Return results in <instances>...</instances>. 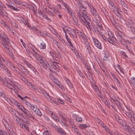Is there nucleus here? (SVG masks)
<instances>
[{
	"mask_svg": "<svg viewBox=\"0 0 135 135\" xmlns=\"http://www.w3.org/2000/svg\"><path fill=\"white\" fill-rule=\"evenodd\" d=\"M52 11L56 15H57L60 12L59 10H56L54 9H52Z\"/></svg>",
	"mask_w": 135,
	"mask_h": 135,
	"instance_id": "obj_46",
	"label": "nucleus"
},
{
	"mask_svg": "<svg viewBox=\"0 0 135 135\" xmlns=\"http://www.w3.org/2000/svg\"><path fill=\"white\" fill-rule=\"evenodd\" d=\"M21 111L23 112L27 116L30 113V112L28 110L26 109L23 106H21L20 109Z\"/></svg>",
	"mask_w": 135,
	"mask_h": 135,
	"instance_id": "obj_18",
	"label": "nucleus"
},
{
	"mask_svg": "<svg viewBox=\"0 0 135 135\" xmlns=\"http://www.w3.org/2000/svg\"><path fill=\"white\" fill-rule=\"evenodd\" d=\"M88 126L85 124H81L80 125L79 127L81 129H83L84 128H86Z\"/></svg>",
	"mask_w": 135,
	"mask_h": 135,
	"instance_id": "obj_48",
	"label": "nucleus"
},
{
	"mask_svg": "<svg viewBox=\"0 0 135 135\" xmlns=\"http://www.w3.org/2000/svg\"><path fill=\"white\" fill-rule=\"evenodd\" d=\"M113 11L118 17L120 19H122L121 14L118 11H117L116 10H115V9L113 10Z\"/></svg>",
	"mask_w": 135,
	"mask_h": 135,
	"instance_id": "obj_29",
	"label": "nucleus"
},
{
	"mask_svg": "<svg viewBox=\"0 0 135 135\" xmlns=\"http://www.w3.org/2000/svg\"><path fill=\"white\" fill-rule=\"evenodd\" d=\"M126 25L132 31L133 33L135 32V29L133 26H134L132 25V24L131 25L129 22H127Z\"/></svg>",
	"mask_w": 135,
	"mask_h": 135,
	"instance_id": "obj_19",
	"label": "nucleus"
},
{
	"mask_svg": "<svg viewBox=\"0 0 135 135\" xmlns=\"http://www.w3.org/2000/svg\"><path fill=\"white\" fill-rule=\"evenodd\" d=\"M82 120L81 118L80 117H77L76 119V121L77 122H80Z\"/></svg>",
	"mask_w": 135,
	"mask_h": 135,
	"instance_id": "obj_60",
	"label": "nucleus"
},
{
	"mask_svg": "<svg viewBox=\"0 0 135 135\" xmlns=\"http://www.w3.org/2000/svg\"><path fill=\"white\" fill-rule=\"evenodd\" d=\"M38 46L41 49H44L46 48V45L44 42H42L39 44Z\"/></svg>",
	"mask_w": 135,
	"mask_h": 135,
	"instance_id": "obj_26",
	"label": "nucleus"
},
{
	"mask_svg": "<svg viewBox=\"0 0 135 135\" xmlns=\"http://www.w3.org/2000/svg\"><path fill=\"white\" fill-rule=\"evenodd\" d=\"M34 106L35 107V108H32L31 110L34 112L35 113L37 116L40 117H41L42 115V114L40 109L35 105H34Z\"/></svg>",
	"mask_w": 135,
	"mask_h": 135,
	"instance_id": "obj_10",
	"label": "nucleus"
},
{
	"mask_svg": "<svg viewBox=\"0 0 135 135\" xmlns=\"http://www.w3.org/2000/svg\"><path fill=\"white\" fill-rule=\"evenodd\" d=\"M111 20L113 24L114 25H116V24H117V23L116 22V21L113 18H112V19Z\"/></svg>",
	"mask_w": 135,
	"mask_h": 135,
	"instance_id": "obj_64",
	"label": "nucleus"
},
{
	"mask_svg": "<svg viewBox=\"0 0 135 135\" xmlns=\"http://www.w3.org/2000/svg\"><path fill=\"white\" fill-rule=\"evenodd\" d=\"M86 9V7H84L83 8H82L81 9H78V10H79V11H81V12H86L85 9Z\"/></svg>",
	"mask_w": 135,
	"mask_h": 135,
	"instance_id": "obj_63",
	"label": "nucleus"
},
{
	"mask_svg": "<svg viewBox=\"0 0 135 135\" xmlns=\"http://www.w3.org/2000/svg\"><path fill=\"white\" fill-rule=\"evenodd\" d=\"M5 72H7L10 75H11V73L10 71L8 69V68L7 67L4 70Z\"/></svg>",
	"mask_w": 135,
	"mask_h": 135,
	"instance_id": "obj_55",
	"label": "nucleus"
},
{
	"mask_svg": "<svg viewBox=\"0 0 135 135\" xmlns=\"http://www.w3.org/2000/svg\"><path fill=\"white\" fill-rule=\"evenodd\" d=\"M50 54L53 57L54 59L55 60H57V59H58V57L53 52H50Z\"/></svg>",
	"mask_w": 135,
	"mask_h": 135,
	"instance_id": "obj_37",
	"label": "nucleus"
},
{
	"mask_svg": "<svg viewBox=\"0 0 135 135\" xmlns=\"http://www.w3.org/2000/svg\"><path fill=\"white\" fill-rule=\"evenodd\" d=\"M50 114L52 118L54 120H55L56 122H58L59 121V118L57 115L55 113L51 112H50Z\"/></svg>",
	"mask_w": 135,
	"mask_h": 135,
	"instance_id": "obj_20",
	"label": "nucleus"
},
{
	"mask_svg": "<svg viewBox=\"0 0 135 135\" xmlns=\"http://www.w3.org/2000/svg\"><path fill=\"white\" fill-rule=\"evenodd\" d=\"M0 68L3 71L7 68L5 64L2 62V61L0 62Z\"/></svg>",
	"mask_w": 135,
	"mask_h": 135,
	"instance_id": "obj_31",
	"label": "nucleus"
},
{
	"mask_svg": "<svg viewBox=\"0 0 135 135\" xmlns=\"http://www.w3.org/2000/svg\"><path fill=\"white\" fill-rule=\"evenodd\" d=\"M52 80V81L55 83L57 86H58L59 88H60L63 90H64L65 88L64 87L61 85H60V83L57 79H56L54 78H53Z\"/></svg>",
	"mask_w": 135,
	"mask_h": 135,
	"instance_id": "obj_15",
	"label": "nucleus"
},
{
	"mask_svg": "<svg viewBox=\"0 0 135 135\" xmlns=\"http://www.w3.org/2000/svg\"><path fill=\"white\" fill-rule=\"evenodd\" d=\"M92 38L95 45L99 49L102 50V46L101 43L99 41V40L97 38L93 37H92Z\"/></svg>",
	"mask_w": 135,
	"mask_h": 135,
	"instance_id": "obj_12",
	"label": "nucleus"
},
{
	"mask_svg": "<svg viewBox=\"0 0 135 135\" xmlns=\"http://www.w3.org/2000/svg\"><path fill=\"white\" fill-rule=\"evenodd\" d=\"M90 10L91 13L93 15V21L96 23H98L100 21L99 15L96 10L92 5L88 2H86Z\"/></svg>",
	"mask_w": 135,
	"mask_h": 135,
	"instance_id": "obj_1",
	"label": "nucleus"
},
{
	"mask_svg": "<svg viewBox=\"0 0 135 135\" xmlns=\"http://www.w3.org/2000/svg\"><path fill=\"white\" fill-rule=\"evenodd\" d=\"M82 23L89 29L91 30L94 27L93 24L91 22L90 19H86L85 21L82 22Z\"/></svg>",
	"mask_w": 135,
	"mask_h": 135,
	"instance_id": "obj_6",
	"label": "nucleus"
},
{
	"mask_svg": "<svg viewBox=\"0 0 135 135\" xmlns=\"http://www.w3.org/2000/svg\"><path fill=\"white\" fill-rule=\"evenodd\" d=\"M22 102L23 104H25L27 106L29 107L31 109H32V108H35V107L34 106L35 105L32 104L30 102H28L27 99H23Z\"/></svg>",
	"mask_w": 135,
	"mask_h": 135,
	"instance_id": "obj_13",
	"label": "nucleus"
},
{
	"mask_svg": "<svg viewBox=\"0 0 135 135\" xmlns=\"http://www.w3.org/2000/svg\"><path fill=\"white\" fill-rule=\"evenodd\" d=\"M23 62L25 64L27 65L28 67L31 64L28 61L26 60H23Z\"/></svg>",
	"mask_w": 135,
	"mask_h": 135,
	"instance_id": "obj_49",
	"label": "nucleus"
},
{
	"mask_svg": "<svg viewBox=\"0 0 135 135\" xmlns=\"http://www.w3.org/2000/svg\"><path fill=\"white\" fill-rule=\"evenodd\" d=\"M107 40L110 43L112 44L113 45H114V44H115V43L114 42V41H113V40H112L111 39L108 38H107Z\"/></svg>",
	"mask_w": 135,
	"mask_h": 135,
	"instance_id": "obj_53",
	"label": "nucleus"
},
{
	"mask_svg": "<svg viewBox=\"0 0 135 135\" xmlns=\"http://www.w3.org/2000/svg\"><path fill=\"white\" fill-rule=\"evenodd\" d=\"M4 8H5V7L0 1V15L2 17H4L6 14V12L3 9Z\"/></svg>",
	"mask_w": 135,
	"mask_h": 135,
	"instance_id": "obj_9",
	"label": "nucleus"
},
{
	"mask_svg": "<svg viewBox=\"0 0 135 135\" xmlns=\"http://www.w3.org/2000/svg\"><path fill=\"white\" fill-rule=\"evenodd\" d=\"M41 64L42 65L43 67L46 69L50 66L49 64L47 62H46V61H45V60L43 64Z\"/></svg>",
	"mask_w": 135,
	"mask_h": 135,
	"instance_id": "obj_28",
	"label": "nucleus"
},
{
	"mask_svg": "<svg viewBox=\"0 0 135 135\" xmlns=\"http://www.w3.org/2000/svg\"><path fill=\"white\" fill-rule=\"evenodd\" d=\"M130 82L133 86H135V78L132 77L131 79Z\"/></svg>",
	"mask_w": 135,
	"mask_h": 135,
	"instance_id": "obj_35",
	"label": "nucleus"
},
{
	"mask_svg": "<svg viewBox=\"0 0 135 135\" xmlns=\"http://www.w3.org/2000/svg\"><path fill=\"white\" fill-rule=\"evenodd\" d=\"M13 71L16 72H17V68L14 65L13 63L11 62V61L7 65Z\"/></svg>",
	"mask_w": 135,
	"mask_h": 135,
	"instance_id": "obj_17",
	"label": "nucleus"
},
{
	"mask_svg": "<svg viewBox=\"0 0 135 135\" xmlns=\"http://www.w3.org/2000/svg\"><path fill=\"white\" fill-rule=\"evenodd\" d=\"M120 53L122 56H123L124 58L128 57V56L126 54V52H125L121 51H120Z\"/></svg>",
	"mask_w": 135,
	"mask_h": 135,
	"instance_id": "obj_41",
	"label": "nucleus"
},
{
	"mask_svg": "<svg viewBox=\"0 0 135 135\" xmlns=\"http://www.w3.org/2000/svg\"><path fill=\"white\" fill-rule=\"evenodd\" d=\"M77 15L81 22L85 21L86 19H89L88 14L86 12H81L77 10L76 11Z\"/></svg>",
	"mask_w": 135,
	"mask_h": 135,
	"instance_id": "obj_4",
	"label": "nucleus"
},
{
	"mask_svg": "<svg viewBox=\"0 0 135 135\" xmlns=\"http://www.w3.org/2000/svg\"><path fill=\"white\" fill-rule=\"evenodd\" d=\"M54 35H55L59 39V38H62L61 37L60 35L57 32H55L54 33Z\"/></svg>",
	"mask_w": 135,
	"mask_h": 135,
	"instance_id": "obj_56",
	"label": "nucleus"
},
{
	"mask_svg": "<svg viewBox=\"0 0 135 135\" xmlns=\"http://www.w3.org/2000/svg\"><path fill=\"white\" fill-rule=\"evenodd\" d=\"M57 132L61 135H66V133L65 131L62 128H58L57 129Z\"/></svg>",
	"mask_w": 135,
	"mask_h": 135,
	"instance_id": "obj_22",
	"label": "nucleus"
},
{
	"mask_svg": "<svg viewBox=\"0 0 135 135\" xmlns=\"http://www.w3.org/2000/svg\"><path fill=\"white\" fill-rule=\"evenodd\" d=\"M11 7H12L11 9V10L12 9L15 11H17L20 10L19 9H18L17 8H16L13 6H12Z\"/></svg>",
	"mask_w": 135,
	"mask_h": 135,
	"instance_id": "obj_58",
	"label": "nucleus"
},
{
	"mask_svg": "<svg viewBox=\"0 0 135 135\" xmlns=\"http://www.w3.org/2000/svg\"><path fill=\"white\" fill-rule=\"evenodd\" d=\"M28 68H30L33 72H35L36 71L35 68L31 64L28 67Z\"/></svg>",
	"mask_w": 135,
	"mask_h": 135,
	"instance_id": "obj_52",
	"label": "nucleus"
},
{
	"mask_svg": "<svg viewBox=\"0 0 135 135\" xmlns=\"http://www.w3.org/2000/svg\"><path fill=\"white\" fill-rule=\"evenodd\" d=\"M43 135H51L50 133L47 130L44 131L43 133Z\"/></svg>",
	"mask_w": 135,
	"mask_h": 135,
	"instance_id": "obj_50",
	"label": "nucleus"
},
{
	"mask_svg": "<svg viewBox=\"0 0 135 135\" xmlns=\"http://www.w3.org/2000/svg\"><path fill=\"white\" fill-rule=\"evenodd\" d=\"M0 81L9 89H12V88L11 87L13 81V80L12 79H9L5 77L4 80L0 76Z\"/></svg>",
	"mask_w": 135,
	"mask_h": 135,
	"instance_id": "obj_3",
	"label": "nucleus"
},
{
	"mask_svg": "<svg viewBox=\"0 0 135 135\" xmlns=\"http://www.w3.org/2000/svg\"><path fill=\"white\" fill-rule=\"evenodd\" d=\"M81 37L83 39L84 43L85 42L86 43V42H87V38L86 37V36L84 34Z\"/></svg>",
	"mask_w": 135,
	"mask_h": 135,
	"instance_id": "obj_43",
	"label": "nucleus"
},
{
	"mask_svg": "<svg viewBox=\"0 0 135 135\" xmlns=\"http://www.w3.org/2000/svg\"><path fill=\"white\" fill-rule=\"evenodd\" d=\"M4 126L8 133V135H16L14 131L11 128L7 122H6V124L4 125Z\"/></svg>",
	"mask_w": 135,
	"mask_h": 135,
	"instance_id": "obj_7",
	"label": "nucleus"
},
{
	"mask_svg": "<svg viewBox=\"0 0 135 135\" xmlns=\"http://www.w3.org/2000/svg\"><path fill=\"white\" fill-rule=\"evenodd\" d=\"M29 50V51L28 50V51L27 52L28 54H30L31 53H32L33 54V53H37L36 51H37V50L36 49L35 47V49L32 48L31 49H30Z\"/></svg>",
	"mask_w": 135,
	"mask_h": 135,
	"instance_id": "obj_25",
	"label": "nucleus"
},
{
	"mask_svg": "<svg viewBox=\"0 0 135 135\" xmlns=\"http://www.w3.org/2000/svg\"><path fill=\"white\" fill-rule=\"evenodd\" d=\"M121 43L124 46L126 45V41H125L124 40L122 39L120 41Z\"/></svg>",
	"mask_w": 135,
	"mask_h": 135,
	"instance_id": "obj_57",
	"label": "nucleus"
},
{
	"mask_svg": "<svg viewBox=\"0 0 135 135\" xmlns=\"http://www.w3.org/2000/svg\"><path fill=\"white\" fill-rule=\"evenodd\" d=\"M123 128L131 134L133 133L135 134V128L133 127H131L125 123L122 124Z\"/></svg>",
	"mask_w": 135,
	"mask_h": 135,
	"instance_id": "obj_5",
	"label": "nucleus"
},
{
	"mask_svg": "<svg viewBox=\"0 0 135 135\" xmlns=\"http://www.w3.org/2000/svg\"><path fill=\"white\" fill-rule=\"evenodd\" d=\"M10 102L11 103V105L14 104L16 106H17L18 109L20 110L21 106H22L17 101H15L14 99H12V100H10Z\"/></svg>",
	"mask_w": 135,
	"mask_h": 135,
	"instance_id": "obj_16",
	"label": "nucleus"
},
{
	"mask_svg": "<svg viewBox=\"0 0 135 135\" xmlns=\"http://www.w3.org/2000/svg\"><path fill=\"white\" fill-rule=\"evenodd\" d=\"M115 103L116 105L118 107H121V103L120 102L118 101V100H117L115 102Z\"/></svg>",
	"mask_w": 135,
	"mask_h": 135,
	"instance_id": "obj_45",
	"label": "nucleus"
},
{
	"mask_svg": "<svg viewBox=\"0 0 135 135\" xmlns=\"http://www.w3.org/2000/svg\"><path fill=\"white\" fill-rule=\"evenodd\" d=\"M16 123L21 128H23V124L22 123V122L19 119L16 120Z\"/></svg>",
	"mask_w": 135,
	"mask_h": 135,
	"instance_id": "obj_30",
	"label": "nucleus"
},
{
	"mask_svg": "<svg viewBox=\"0 0 135 135\" xmlns=\"http://www.w3.org/2000/svg\"><path fill=\"white\" fill-rule=\"evenodd\" d=\"M52 64L51 65L53 66V69L59 72L60 67L59 65V64L55 61H52Z\"/></svg>",
	"mask_w": 135,
	"mask_h": 135,
	"instance_id": "obj_14",
	"label": "nucleus"
},
{
	"mask_svg": "<svg viewBox=\"0 0 135 135\" xmlns=\"http://www.w3.org/2000/svg\"><path fill=\"white\" fill-rule=\"evenodd\" d=\"M66 83L70 88L73 87V86L72 84L71 83L70 81L68 79H67L66 80Z\"/></svg>",
	"mask_w": 135,
	"mask_h": 135,
	"instance_id": "obj_47",
	"label": "nucleus"
},
{
	"mask_svg": "<svg viewBox=\"0 0 135 135\" xmlns=\"http://www.w3.org/2000/svg\"><path fill=\"white\" fill-rule=\"evenodd\" d=\"M93 88L94 90L97 93V94L98 96H100L101 95V92L99 90V89L96 85H94Z\"/></svg>",
	"mask_w": 135,
	"mask_h": 135,
	"instance_id": "obj_21",
	"label": "nucleus"
},
{
	"mask_svg": "<svg viewBox=\"0 0 135 135\" xmlns=\"http://www.w3.org/2000/svg\"><path fill=\"white\" fill-rule=\"evenodd\" d=\"M49 100L51 103L55 104L58 105L59 104L58 102L55 101L54 99L53 98H51L50 97L49 99H48Z\"/></svg>",
	"mask_w": 135,
	"mask_h": 135,
	"instance_id": "obj_34",
	"label": "nucleus"
},
{
	"mask_svg": "<svg viewBox=\"0 0 135 135\" xmlns=\"http://www.w3.org/2000/svg\"><path fill=\"white\" fill-rule=\"evenodd\" d=\"M76 29L71 30V32L70 35L72 36L73 37L77 38V36L76 34Z\"/></svg>",
	"mask_w": 135,
	"mask_h": 135,
	"instance_id": "obj_24",
	"label": "nucleus"
},
{
	"mask_svg": "<svg viewBox=\"0 0 135 135\" xmlns=\"http://www.w3.org/2000/svg\"><path fill=\"white\" fill-rule=\"evenodd\" d=\"M2 61H3V62H5V63L7 65L9 63V62H10V61L9 60H4L3 59Z\"/></svg>",
	"mask_w": 135,
	"mask_h": 135,
	"instance_id": "obj_54",
	"label": "nucleus"
},
{
	"mask_svg": "<svg viewBox=\"0 0 135 135\" xmlns=\"http://www.w3.org/2000/svg\"><path fill=\"white\" fill-rule=\"evenodd\" d=\"M63 6L65 7L67 10V12L68 13H71L70 11L71 9L69 7V6L67 4L65 3H64L63 4Z\"/></svg>",
	"mask_w": 135,
	"mask_h": 135,
	"instance_id": "obj_23",
	"label": "nucleus"
},
{
	"mask_svg": "<svg viewBox=\"0 0 135 135\" xmlns=\"http://www.w3.org/2000/svg\"><path fill=\"white\" fill-rule=\"evenodd\" d=\"M97 31L100 34L102 32H101V30L102 29V27L100 26H98L97 28Z\"/></svg>",
	"mask_w": 135,
	"mask_h": 135,
	"instance_id": "obj_38",
	"label": "nucleus"
},
{
	"mask_svg": "<svg viewBox=\"0 0 135 135\" xmlns=\"http://www.w3.org/2000/svg\"><path fill=\"white\" fill-rule=\"evenodd\" d=\"M19 86V84L17 83H16L13 81V84H12V85L11 86V87H13V88H15V87H18Z\"/></svg>",
	"mask_w": 135,
	"mask_h": 135,
	"instance_id": "obj_42",
	"label": "nucleus"
},
{
	"mask_svg": "<svg viewBox=\"0 0 135 135\" xmlns=\"http://www.w3.org/2000/svg\"><path fill=\"white\" fill-rule=\"evenodd\" d=\"M74 130L75 133L78 135H81V133L79 132V131L76 128L74 129Z\"/></svg>",
	"mask_w": 135,
	"mask_h": 135,
	"instance_id": "obj_51",
	"label": "nucleus"
},
{
	"mask_svg": "<svg viewBox=\"0 0 135 135\" xmlns=\"http://www.w3.org/2000/svg\"><path fill=\"white\" fill-rule=\"evenodd\" d=\"M27 116L30 117V118H32L33 119H35L34 117L30 113L29 114V115H28Z\"/></svg>",
	"mask_w": 135,
	"mask_h": 135,
	"instance_id": "obj_62",
	"label": "nucleus"
},
{
	"mask_svg": "<svg viewBox=\"0 0 135 135\" xmlns=\"http://www.w3.org/2000/svg\"><path fill=\"white\" fill-rule=\"evenodd\" d=\"M128 20L132 24V25L135 26V23L133 21L131 18H129Z\"/></svg>",
	"mask_w": 135,
	"mask_h": 135,
	"instance_id": "obj_59",
	"label": "nucleus"
},
{
	"mask_svg": "<svg viewBox=\"0 0 135 135\" xmlns=\"http://www.w3.org/2000/svg\"><path fill=\"white\" fill-rule=\"evenodd\" d=\"M59 39L61 41V42L64 44H66V43L65 42L64 40L62 38H59Z\"/></svg>",
	"mask_w": 135,
	"mask_h": 135,
	"instance_id": "obj_61",
	"label": "nucleus"
},
{
	"mask_svg": "<svg viewBox=\"0 0 135 135\" xmlns=\"http://www.w3.org/2000/svg\"><path fill=\"white\" fill-rule=\"evenodd\" d=\"M37 33L38 34H40L42 36L46 37V33H45L43 32H42L41 31L38 30L37 31Z\"/></svg>",
	"mask_w": 135,
	"mask_h": 135,
	"instance_id": "obj_39",
	"label": "nucleus"
},
{
	"mask_svg": "<svg viewBox=\"0 0 135 135\" xmlns=\"http://www.w3.org/2000/svg\"><path fill=\"white\" fill-rule=\"evenodd\" d=\"M127 111L126 112L127 116L132 122H133L132 117H134V115L133 112L128 108H127Z\"/></svg>",
	"mask_w": 135,
	"mask_h": 135,
	"instance_id": "obj_8",
	"label": "nucleus"
},
{
	"mask_svg": "<svg viewBox=\"0 0 135 135\" xmlns=\"http://www.w3.org/2000/svg\"><path fill=\"white\" fill-rule=\"evenodd\" d=\"M117 67L118 68L120 72L123 75H124V72L123 70V69L122 67H121L119 65H117Z\"/></svg>",
	"mask_w": 135,
	"mask_h": 135,
	"instance_id": "obj_40",
	"label": "nucleus"
},
{
	"mask_svg": "<svg viewBox=\"0 0 135 135\" xmlns=\"http://www.w3.org/2000/svg\"><path fill=\"white\" fill-rule=\"evenodd\" d=\"M16 73H17L19 74V77L22 80L25 78L21 72L20 71H17V72Z\"/></svg>",
	"mask_w": 135,
	"mask_h": 135,
	"instance_id": "obj_33",
	"label": "nucleus"
},
{
	"mask_svg": "<svg viewBox=\"0 0 135 135\" xmlns=\"http://www.w3.org/2000/svg\"><path fill=\"white\" fill-rule=\"evenodd\" d=\"M130 82L133 86H135V78L132 77L131 79Z\"/></svg>",
	"mask_w": 135,
	"mask_h": 135,
	"instance_id": "obj_36",
	"label": "nucleus"
},
{
	"mask_svg": "<svg viewBox=\"0 0 135 135\" xmlns=\"http://www.w3.org/2000/svg\"><path fill=\"white\" fill-rule=\"evenodd\" d=\"M33 55L35 57L36 59L41 64H43L45 60V59L43 57L40 55H39L37 53H33Z\"/></svg>",
	"mask_w": 135,
	"mask_h": 135,
	"instance_id": "obj_11",
	"label": "nucleus"
},
{
	"mask_svg": "<svg viewBox=\"0 0 135 135\" xmlns=\"http://www.w3.org/2000/svg\"><path fill=\"white\" fill-rule=\"evenodd\" d=\"M120 4L122 7H124L126 8H127L128 7L127 6L126 4L123 1V0H120Z\"/></svg>",
	"mask_w": 135,
	"mask_h": 135,
	"instance_id": "obj_32",
	"label": "nucleus"
},
{
	"mask_svg": "<svg viewBox=\"0 0 135 135\" xmlns=\"http://www.w3.org/2000/svg\"><path fill=\"white\" fill-rule=\"evenodd\" d=\"M115 81L117 84V85L118 86L120 87H121L122 86V85L120 83V81L117 78H115Z\"/></svg>",
	"mask_w": 135,
	"mask_h": 135,
	"instance_id": "obj_44",
	"label": "nucleus"
},
{
	"mask_svg": "<svg viewBox=\"0 0 135 135\" xmlns=\"http://www.w3.org/2000/svg\"><path fill=\"white\" fill-rule=\"evenodd\" d=\"M53 42L54 43L55 45L57 46V47L59 48L60 50H62L61 48L60 47L61 45L56 40H53Z\"/></svg>",
	"mask_w": 135,
	"mask_h": 135,
	"instance_id": "obj_27",
	"label": "nucleus"
},
{
	"mask_svg": "<svg viewBox=\"0 0 135 135\" xmlns=\"http://www.w3.org/2000/svg\"><path fill=\"white\" fill-rule=\"evenodd\" d=\"M0 39L1 40V44L5 48L9 49V45L10 44V40L8 37L3 34V35L0 37Z\"/></svg>",
	"mask_w": 135,
	"mask_h": 135,
	"instance_id": "obj_2",
	"label": "nucleus"
}]
</instances>
